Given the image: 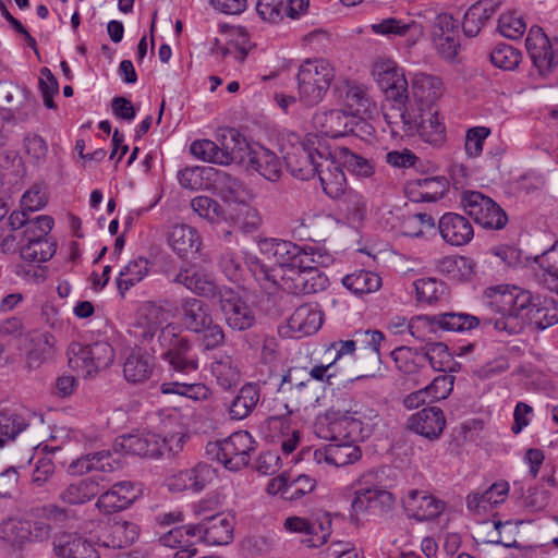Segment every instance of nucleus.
Instances as JSON below:
<instances>
[{"label":"nucleus","instance_id":"obj_64","mask_svg":"<svg viewBox=\"0 0 558 558\" xmlns=\"http://www.w3.org/2000/svg\"><path fill=\"white\" fill-rule=\"evenodd\" d=\"M526 25L522 17L513 13H504L498 20V31L510 39L520 38L525 32Z\"/></svg>","mask_w":558,"mask_h":558},{"label":"nucleus","instance_id":"obj_22","mask_svg":"<svg viewBox=\"0 0 558 558\" xmlns=\"http://www.w3.org/2000/svg\"><path fill=\"white\" fill-rule=\"evenodd\" d=\"M504 0H478L464 13L462 29L466 37L477 36L486 23L495 15Z\"/></svg>","mask_w":558,"mask_h":558},{"label":"nucleus","instance_id":"obj_30","mask_svg":"<svg viewBox=\"0 0 558 558\" xmlns=\"http://www.w3.org/2000/svg\"><path fill=\"white\" fill-rule=\"evenodd\" d=\"M163 308L156 302L146 301L138 308L137 337L143 341L151 340L162 329Z\"/></svg>","mask_w":558,"mask_h":558},{"label":"nucleus","instance_id":"obj_10","mask_svg":"<svg viewBox=\"0 0 558 558\" xmlns=\"http://www.w3.org/2000/svg\"><path fill=\"white\" fill-rule=\"evenodd\" d=\"M525 47L539 76L548 77L558 65V54L539 26H532L525 39Z\"/></svg>","mask_w":558,"mask_h":558},{"label":"nucleus","instance_id":"obj_19","mask_svg":"<svg viewBox=\"0 0 558 558\" xmlns=\"http://www.w3.org/2000/svg\"><path fill=\"white\" fill-rule=\"evenodd\" d=\"M445 426L446 418L438 407L424 408L408 420L409 429L429 440L438 439Z\"/></svg>","mask_w":558,"mask_h":558},{"label":"nucleus","instance_id":"obj_58","mask_svg":"<svg viewBox=\"0 0 558 558\" xmlns=\"http://www.w3.org/2000/svg\"><path fill=\"white\" fill-rule=\"evenodd\" d=\"M416 298L420 302L433 303L444 294V284L434 278H423L414 282Z\"/></svg>","mask_w":558,"mask_h":558},{"label":"nucleus","instance_id":"obj_2","mask_svg":"<svg viewBox=\"0 0 558 558\" xmlns=\"http://www.w3.org/2000/svg\"><path fill=\"white\" fill-rule=\"evenodd\" d=\"M489 307L500 316L495 319H484V323L493 324L499 331L515 335L524 328L526 320L530 319V314L537 307V304L534 303L530 291L512 287L504 290L498 288L492 295Z\"/></svg>","mask_w":558,"mask_h":558},{"label":"nucleus","instance_id":"obj_12","mask_svg":"<svg viewBox=\"0 0 558 558\" xmlns=\"http://www.w3.org/2000/svg\"><path fill=\"white\" fill-rule=\"evenodd\" d=\"M320 168L316 173L319 178L323 191L330 198L338 199L347 190V178L340 161L331 150L319 153Z\"/></svg>","mask_w":558,"mask_h":558},{"label":"nucleus","instance_id":"obj_59","mask_svg":"<svg viewBox=\"0 0 558 558\" xmlns=\"http://www.w3.org/2000/svg\"><path fill=\"white\" fill-rule=\"evenodd\" d=\"M351 417L356 422L357 430L362 440L368 438L378 424V412L374 409L365 408L351 412Z\"/></svg>","mask_w":558,"mask_h":558},{"label":"nucleus","instance_id":"obj_60","mask_svg":"<svg viewBox=\"0 0 558 558\" xmlns=\"http://www.w3.org/2000/svg\"><path fill=\"white\" fill-rule=\"evenodd\" d=\"M71 353L69 357V365L72 368L81 369L85 375H92L96 373V366L92 360V354L88 345H81L78 343L72 344Z\"/></svg>","mask_w":558,"mask_h":558},{"label":"nucleus","instance_id":"obj_33","mask_svg":"<svg viewBox=\"0 0 558 558\" xmlns=\"http://www.w3.org/2000/svg\"><path fill=\"white\" fill-rule=\"evenodd\" d=\"M233 519L223 513H217L205 519L204 542L208 545H227L233 538Z\"/></svg>","mask_w":558,"mask_h":558},{"label":"nucleus","instance_id":"obj_51","mask_svg":"<svg viewBox=\"0 0 558 558\" xmlns=\"http://www.w3.org/2000/svg\"><path fill=\"white\" fill-rule=\"evenodd\" d=\"M57 244L51 239L35 242L32 245L20 247L21 257L29 263H44L49 260L56 253Z\"/></svg>","mask_w":558,"mask_h":558},{"label":"nucleus","instance_id":"obj_16","mask_svg":"<svg viewBox=\"0 0 558 558\" xmlns=\"http://www.w3.org/2000/svg\"><path fill=\"white\" fill-rule=\"evenodd\" d=\"M404 510L410 518L427 521L437 518L445 509V502L424 490L412 489L403 500Z\"/></svg>","mask_w":558,"mask_h":558},{"label":"nucleus","instance_id":"obj_40","mask_svg":"<svg viewBox=\"0 0 558 558\" xmlns=\"http://www.w3.org/2000/svg\"><path fill=\"white\" fill-rule=\"evenodd\" d=\"M149 271V262L144 257L130 260L117 278L119 293L124 296L125 292L141 282Z\"/></svg>","mask_w":558,"mask_h":558},{"label":"nucleus","instance_id":"obj_14","mask_svg":"<svg viewBox=\"0 0 558 558\" xmlns=\"http://www.w3.org/2000/svg\"><path fill=\"white\" fill-rule=\"evenodd\" d=\"M173 282L184 286L196 295L210 300L219 298L223 292L217 286L211 274L195 265L181 268L174 276Z\"/></svg>","mask_w":558,"mask_h":558},{"label":"nucleus","instance_id":"obj_31","mask_svg":"<svg viewBox=\"0 0 558 558\" xmlns=\"http://www.w3.org/2000/svg\"><path fill=\"white\" fill-rule=\"evenodd\" d=\"M509 485L507 482L493 484L483 493L474 492L466 497V507L476 513L485 512L489 508L504 502L508 496Z\"/></svg>","mask_w":558,"mask_h":558},{"label":"nucleus","instance_id":"obj_57","mask_svg":"<svg viewBox=\"0 0 558 558\" xmlns=\"http://www.w3.org/2000/svg\"><path fill=\"white\" fill-rule=\"evenodd\" d=\"M191 207L199 217L211 222L219 221L225 217V210L220 204L209 196H196L191 202Z\"/></svg>","mask_w":558,"mask_h":558},{"label":"nucleus","instance_id":"obj_11","mask_svg":"<svg viewBox=\"0 0 558 558\" xmlns=\"http://www.w3.org/2000/svg\"><path fill=\"white\" fill-rule=\"evenodd\" d=\"M220 308L230 328L238 331L250 329L255 324V315L242 298L231 289L220 293Z\"/></svg>","mask_w":558,"mask_h":558},{"label":"nucleus","instance_id":"obj_35","mask_svg":"<svg viewBox=\"0 0 558 558\" xmlns=\"http://www.w3.org/2000/svg\"><path fill=\"white\" fill-rule=\"evenodd\" d=\"M168 242L172 250L180 256H186L189 253H197L201 246L197 231L186 225L173 226L169 233Z\"/></svg>","mask_w":558,"mask_h":558},{"label":"nucleus","instance_id":"obj_13","mask_svg":"<svg viewBox=\"0 0 558 558\" xmlns=\"http://www.w3.org/2000/svg\"><path fill=\"white\" fill-rule=\"evenodd\" d=\"M395 506L393 495L379 487H360L354 492V498L351 504L352 511L355 514L372 513L383 515L389 512Z\"/></svg>","mask_w":558,"mask_h":558},{"label":"nucleus","instance_id":"obj_25","mask_svg":"<svg viewBox=\"0 0 558 558\" xmlns=\"http://www.w3.org/2000/svg\"><path fill=\"white\" fill-rule=\"evenodd\" d=\"M322 324V312L311 304L299 306L288 319V328L295 338L315 333Z\"/></svg>","mask_w":558,"mask_h":558},{"label":"nucleus","instance_id":"obj_53","mask_svg":"<svg viewBox=\"0 0 558 558\" xmlns=\"http://www.w3.org/2000/svg\"><path fill=\"white\" fill-rule=\"evenodd\" d=\"M492 63L502 70H514L521 60L519 50L507 44L497 45L490 52Z\"/></svg>","mask_w":558,"mask_h":558},{"label":"nucleus","instance_id":"obj_55","mask_svg":"<svg viewBox=\"0 0 558 558\" xmlns=\"http://www.w3.org/2000/svg\"><path fill=\"white\" fill-rule=\"evenodd\" d=\"M253 275L265 291L272 293L279 289V281L284 276V271L282 267L269 268L264 264L256 263L253 268Z\"/></svg>","mask_w":558,"mask_h":558},{"label":"nucleus","instance_id":"obj_5","mask_svg":"<svg viewBox=\"0 0 558 558\" xmlns=\"http://www.w3.org/2000/svg\"><path fill=\"white\" fill-rule=\"evenodd\" d=\"M403 124H388L392 137L411 136L417 133L420 137L433 145L440 146L446 141V125L444 118L439 117L438 109L410 107L404 113Z\"/></svg>","mask_w":558,"mask_h":558},{"label":"nucleus","instance_id":"obj_3","mask_svg":"<svg viewBox=\"0 0 558 558\" xmlns=\"http://www.w3.org/2000/svg\"><path fill=\"white\" fill-rule=\"evenodd\" d=\"M336 76L333 65L322 58L304 60L296 73L298 98L306 107L323 101Z\"/></svg>","mask_w":558,"mask_h":558},{"label":"nucleus","instance_id":"obj_24","mask_svg":"<svg viewBox=\"0 0 558 558\" xmlns=\"http://www.w3.org/2000/svg\"><path fill=\"white\" fill-rule=\"evenodd\" d=\"M213 471L207 464L198 463L192 469L182 470L168 478V487L171 492L204 489L211 480Z\"/></svg>","mask_w":558,"mask_h":558},{"label":"nucleus","instance_id":"obj_27","mask_svg":"<svg viewBox=\"0 0 558 558\" xmlns=\"http://www.w3.org/2000/svg\"><path fill=\"white\" fill-rule=\"evenodd\" d=\"M247 165L266 180L276 182L282 174V162L270 149L264 146H254L250 153Z\"/></svg>","mask_w":558,"mask_h":558},{"label":"nucleus","instance_id":"obj_45","mask_svg":"<svg viewBox=\"0 0 558 558\" xmlns=\"http://www.w3.org/2000/svg\"><path fill=\"white\" fill-rule=\"evenodd\" d=\"M342 284L355 294L377 291L381 286V278L372 271L356 270L343 277Z\"/></svg>","mask_w":558,"mask_h":558},{"label":"nucleus","instance_id":"obj_54","mask_svg":"<svg viewBox=\"0 0 558 558\" xmlns=\"http://www.w3.org/2000/svg\"><path fill=\"white\" fill-rule=\"evenodd\" d=\"M96 507L105 514L119 512L130 507V497L121 496L112 485L110 489L98 497Z\"/></svg>","mask_w":558,"mask_h":558},{"label":"nucleus","instance_id":"obj_50","mask_svg":"<svg viewBox=\"0 0 558 558\" xmlns=\"http://www.w3.org/2000/svg\"><path fill=\"white\" fill-rule=\"evenodd\" d=\"M417 361L418 363L428 362L434 371L446 372L451 362V355L446 344L434 342L428 344L423 353L417 354Z\"/></svg>","mask_w":558,"mask_h":558},{"label":"nucleus","instance_id":"obj_48","mask_svg":"<svg viewBox=\"0 0 558 558\" xmlns=\"http://www.w3.org/2000/svg\"><path fill=\"white\" fill-rule=\"evenodd\" d=\"M27 426L28 423L22 415L10 411L0 412V448L15 439Z\"/></svg>","mask_w":558,"mask_h":558},{"label":"nucleus","instance_id":"obj_28","mask_svg":"<svg viewBox=\"0 0 558 558\" xmlns=\"http://www.w3.org/2000/svg\"><path fill=\"white\" fill-rule=\"evenodd\" d=\"M211 181L217 193L228 202L245 203L252 197L246 185L239 178L226 171L214 169Z\"/></svg>","mask_w":558,"mask_h":558},{"label":"nucleus","instance_id":"obj_37","mask_svg":"<svg viewBox=\"0 0 558 558\" xmlns=\"http://www.w3.org/2000/svg\"><path fill=\"white\" fill-rule=\"evenodd\" d=\"M259 398V388L256 385H244L229 405L230 418H246L258 404Z\"/></svg>","mask_w":558,"mask_h":558},{"label":"nucleus","instance_id":"obj_63","mask_svg":"<svg viewBox=\"0 0 558 558\" xmlns=\"http://www.w3.org/2000/svg\"><path fill=\"white\" fill-rule=\"evenodd\" d=\"M283 271L279 289L290 294H305L304 271L293 267L283 268Z\"/></svg>","mask_w":558,"mask_h":558},{"label":"nucleus","instance_id":"obj_1","mask_svg":"<svg viewBox=\"0 0 558 558\" xmlns=\"http://www.w3.org/2000/svg\"><path fill=\"white\" fill-rule=\"evenodd\" d=\"M372 74L385 95L381 112L387 125H404L402 121L410 107L411 98L402 69L393 60L383 59L374 63Z\"/></svg>","mask_w":558,"mask_h":558},{"label":"nucleus","instance_id":"obj_7","mask_svg":"<svg viewBox=\"0 0 558 558\" xmlns=\"http://www.w3.org/2000/svg\"><path fill=\"white\" fill-rule=\"evenodd\" d=\"M207 453L230 471H239L251 461L256 441L247 430H238L229 437L207 445Z\"/></svg>","mask_w":558,"mask_h":558},{"label":"nucleus","instance_id":"obj_4","mask_svg":"<svg viewBox=\"0 0 558 558\" xmlns=\"http://www.w3.org/2000/svg\"><path fill=\"white\" fill-rule=\"evenodd\" d=\"M180 320L190 332L202 335V345L210 351L225 342V332L214 322L209 306L199 299L184 298L180 302Z\"/></svg>","mask_w":558,"mask_h":558},{"label":"nucleus","instance_id":"obj_36","mask_svg":"<svg viewBox=\"0 0 558 558\" xmlns=\"http://www.w3.org/2000/svg\"><path fill=\"white\" fill-rule=\"evenodd\" d=\"M99 493L98 481L94 478H83L72 483L63 489L59 499L70 506H80L88 502Z\"/></svg>","mask_w":558,"mask_h":558},{"label":"nucleus","instance_id":"obj_62","mask_svg":"<svg viewBox=\"0 0 558 558\" xmlns=\"http://www.w3.org/2000/svg\"><path fill=\"white\" fill-rule=\"evenodd\" d=\"M435 227V219L427 213H417L407 218L403 222V234L412 238H420L424 229Z\"/></svg>","mask_w":558,"mask_h":558},{"label":"nucleus","instance_id":"obj_8","mask_svg":"<svg viewBox=\"0 0 558 558\" xmlns=\"http://www.w3.org/2000/svg\"><path fill=\"white\" fill-rule=\"evenodd\" d=\"M330 150L316 136L293 145L284 155L288 171L299 180H310L316 175L320 168L319 153Z\"/></svg>","mask_w":558,"mask_h":558},{"label":"nucleus","instance_id":"obj_39","mask_svg":"<svg viewBox=\"0 0 558 558\" xmlns=\"http://www.w3.org/2000/svg\"><path fill=\"white\" fill-rule=\"evenodd\" d=\"M211 375L222 390H230L240 381V372L229 355L216 356L210 366Z\"/></svg>","mask_w":558,"mask_h":558},{"label":"nucleus","instance_id":"obj_17","mask_svg":"<svg viewBox=\"0 0 558 558\" xmlns=\"http://www.w3.org/2000/svg\"><path fill=\"white\" fill-rule=\"evenodd\" d=\"M52 549L58 558H100L93 543L72 532L57 534L52 541Z\"/></svg>","mask_w":558,"mask_h":558},{"label":"nucleus","instance_id":"obj_32","mask_svg":"<svg viewBox=\"0 0 558 558\" xmlns=\"http://www.w3.org/2000/svg\"><path fill=\"white\" fill-rule=\"evenodd\" d=\"M356 345H360L364 350H368L371 354L372 365L368 369V373L362 376H359L357 379L364 377H376L377 372L380 369L379 365L381 363L380 357V347L385 341V335L376 329H365V330H356L353 333Z\"/></svg>","mask_w":558,"mask_h":558},{"label":"nucleus","instance_id":"obj_29","mask_svg":"<svg viewBox=\"0 0 558 558\" xmlns=\"http://www.w3.org/2000/svg\"><path fill=\"white\" fill-rule=\"evenodd\" d=\"M154 368V356L141 349H134L123 363V375L131 384L144 383L150 378Z\"/></svg>","mask_w":558,"mask_h":558},{"label":"nucleus","instance_id":"obj_20","mask_svg":"<svg viewBox=\"0 0 558 558\" xmlns=\"http://www.w3.org/2000/svg\"><path fill=\"white\" fill-rule=\"evenodd\" d=\"M442 95V82L439 77L425 73L416 74L412 81L411 105L414 108L437 109L436 104Z\"/></svg>","mask_w":558,"mask_h":558},{"label":"nucleus","instance_id":"obj_6","mask_svg":"<svg viewBox=\"0 0 558 558\" xmlns=\"http://www.w3.org/2000/svg\"><path fill=\"white\" fill-rule=\"evenodd\" d=\"M161 348L160 357L168 363L169 369L180 374L197 371L198 359L193 352V344L186 336L178 331V327L168 324L158 335Z\"/></svg>","mask_w":558,"mask_h":558},{"label":"nucleus","instance_id":"obj_42","mask_svg":"<svg viewBox=\"0 0 558 558\" xmlns=\"http://www.w3.org/2000/svg\"><path fill=\"white\" fill-rule=\"evenodd\" d=\"M263 251L271 255L277 267H292L295 257L300 253V245L286 240L270 239L262 244Z\"/></svg>","mask_w":558,"mask_h":558},{"label":"nucleus","instance_id":"obj_46","mask_svg":"<svg viewBox=\"0 0 558 558\" xmlns=\"http://www.w3.org/2000/svg\"><path fill=\"white\" fill-rule=\"evenodd\" d=\"M53 219L50 216L43 215L31 219L24 230L20 233V243L23 245H32L35 242L44 241L48 238L52 230Z\"/></svg>","mask_w":558,"mask_h":558},{"label":"nucleus","instance_id":"obj_61","mask_svg":"<svg viewBox=\"0 0 558 558\" xmlns=\"http://www.w3.org/2000/svg\"><path fill=\"white\" fill-rule=\"evenodd\" d=\"M193 156L204 161L221 165L219 142L197 140L190 146Z\"/></svg>","mask_w":558,"mask_h":558},{"label":"nucleus","instance_id":"obj_18","mask_svg":"<svg viewBox=\"0 0 558 558\" xmlns=\"http://www.w3.org/2000/svg\"><path fill=\"white\" fill-rule=\"evenodd\" d=\"M313 126L323 135L332 138L354 132V118L341 110L316 112L312 119Z\"/></svg>","mask_w":558,"mask_h":558},{"label":"nucleus","instance_id":"obj_47","mask_svg":"<svg viewBox=\"0 0 558 558\" xmlns=\"http://www.w3.org/2000/svg\"><path fill=\"white\" fill-rule=\"evenodd\" d=\"M335 156L343 163L349 171L360 177H371L374 172V166L371 160L351 151L347 147H337L333 150Z\"/></svg>","mask_w":558,"mask_h":558},{"label":"nucleus","instance_id":"obj_49","mask_svg":"<svg viewBox=\"0 0 558 558\" xmlns=\"http://www.w3.org/2000/svg\"><path fill=\"white\" fill-rule=\"evenodd\" d=\"M331 262V256L320 252L314 246H300V253L294 259L293 268L302 271H310L318 269L320 266H326Z\"/></svg>","mask_w":558,"mask_h":558},{"label":"nucleus","instance_id":"obj_23","mask_svg":"<svg viewBox=\"0 0 558 558\" xmlns=\"http://www.w3.org/2000/svg\"><path fill=\"white\" fill-rule=\"evenodd\" d=\"M319 437L330 441L357 442L363 441L357 430L356 422L351 417V412H345L333 417L325 426H317Z\"/></svg>","mask_w":558,"mask_h":558},{"label":"nucleus","instance_id":"obj_21","mask_svg":"<svg viewBox=\"0 0 558 558\" xmlns=\"http://www.w3.org/2000/svg\"><path fill=\"white\" fill-rule=\"evenodd\" d=\"M441 238L449 244L461 246L474 236L473 227L468 218L456 213H447L438 222Z\"/></svg>","mask_w":558,"mask_h":558},{"label":"nucleus","instance_id":"obj_34","mask_svg":"<svg viewBox=\"0 0 558 558\" xmlns=\"http://www.w3.org/2000/svg\"><path fill=\"white\" fill-rule=\"evenodd\" d=\"M116 444L133 456L156 457L160 453L159 439L155 434L124 435Z\"/></svg>","mask_w":558,"mask_h":558},{"label":"nucleus","instance_id":"obj_15","mask_svg":"<svg viewBox=\"0 0 558 558\" xmlns=\"http://www.w3.org/2000/svg\"><path fill=\"white\" fill-rule=\"evenodd\" d=\"M219 142L221 165L233 162L243 163L250 157L254 146H251L246 138L233 128L219 129L217 133Z\"/></svg>","mask_w":558,"mask_h":558},{"label":"nucleus","instance_id":"obj_44","mask_svg":"<svg viewBox=\"0 0 558 558\" xmlns=\"http://www.w3.org/2000/svg\"><path fill=\"white\" fill-rule=\"evenodd\" d=\"M408 192L412 202H436L444 195V184L436 178H425L411 183Z\"/></svg>","mask_w":558,"mask_h":558},{"label":"nucleus","instance_id":"obj_41","mask_svg":"<svg viewBox=\"0 0 558 558\" xmlns=\"http://www.w3.org/2000/svg\"><path fill=\"white\" fill-rule=\"evenodd\" d=\"M435 326L446 331L462 332L476 328L481 319L466 313L448 312L432 315Z\"/></svg>","mask_w":558,"mask_h":558},{"label":"nucleus","instance_id":"obj_38","mask_svg":"<svg viewBox=\"0 0 558 558\" xmlns=\"http://www.w3.org/2000/svg\"><path fill=\"white\" fill-rule=\"evenodd\" d=\"M474 268L473 259L465 256H446L437 264L440 274L458 282L470 280L475 274Z\"/></svg>","mask_w":558,"mask_h":558},{"label":"nucleus","instance_id":"obj_56","mask_svg":"<svg viewBox=\"0 0 558 558\" xmlns=\"http://www.w3.org/2000/svg\"><path fill=\"white\" fill-rule=\"evenodd\" d=\"M214 168L211 167H191L185 168L178 173V180L182 187L187 190H199L204 185V179H211Z\"/></svg>","mask_w":558,"mask_h":558},{"label":"nucleus","instance_id":"obj_52","mask_svg":"<svg viewBox=\"0 0 558 558\" xmlns=\"http://www.w3.org/2000/svg\"><path fill=\"white\" fill-rule=\"evenodd\" d=\"M340 208L347 214V216L353 221H361L366 215V199L365 197L354 191L345 190L344 194L341 195Z\"/></svg>","mask_w":558,"mask_h":558},{"label":"nucleus","instance_id":"obj_43","mask_svg":"<svg viewBox=\"0 0 558 558\" xmlns=\"http://www.w3.org/2000/svg\"><path fill=\"white\" fill-rule=\"evenodd\" d=\"M140 534L138 526L129 521H114L110 524L108 539L104 543L106 547L124 548L132 545Z\"/></svg>","mask_w":558,"mask_h":558},{"label":"nucleus","instance_id":"obj_9","mask_svg":"<svg viewBox=\"0 0 558 558\" xmlns=\"http://www.w3.org/2000/svg\"><path fill=\"white\" fill-rule=\"evenodd\" d=\"M461 206L464 211L480 226L492 229H504L508 222L505 210L489 196L478 191H464L461 194Z\"/></svg>","mask_w":558,"mask_h":558},{"label":"nucleus","instance_id":"obj_26","mask_svg":"<svg viewBox=\"0 0 558 558\" xmlns=\"http://www.w3.org/2000/svg\"><path fill=\"white\" fill-rule=\"evenodd\" d=\"M362 453L355 442L330 441L324 449H317L314 458L317 462L326 461L335 466H344L354 463Z\"/></svg>","mask_w":558,"mask_h":558}]
</instances>
